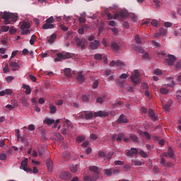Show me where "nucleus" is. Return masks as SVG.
Instances as JSON below:
<instances>
[{
	"label": "nucleus",
	"instance_id": "1",
	"mask_svg": "<svg viewBox=\"0 0 181 181\" xmlns=\"http://www.w3.org/2000/svg\"><path fill=\"white\" fill-rule=\"evenodd\" d=\"M1 18L4 20L5 25H9L11 22H16L18 21V14L4 11L1 15Z\"/></svg>",
	"mask_w": 181,
	"mask_h": 181
},
{
	"label": "nucleus",
	"instance_id": "2",
	"mask_svg": "<svg viewBox=\"0 0 181 181\" xmlns=\"http://www.w3.org/2000/svg\"><path fill=\"white\" fill-rule=\"evenodd\" d=\"M30 28V23H29L27 21H23L20 27V29L21 30V35H28V33L30 32V30H29Z\"/></svg>",
	"mask_w": 181,
	"mask_h": 181
},
{
	"label": "nucleus",
	"instance_id": "3",
	"mask_svg": "<svg viewBox=\"0 0 181 181\" xmlns=\"http://www.w3.org/2000/svg\"><path fill=\"white\" fill-rule=\"evenodd\" d=\"M54 17L50 16L45 21V23L42 25V29L47 30V29H53L54 28Z\"/></svg>",
	"mask_w": 181,
	"mask_h": 181
},
{
	"label": "nucleus",
	"instance_id": "4",
	"mask_svg": "<svg viewBox=\"0 0 181 181\" xmlns=\"http://www.w3.org/2000/svg\"><path fill=\"white\" fill-rule=\"evenodd\" d=\"M118 173H119V170L114 168L103 170V175L107 177H110L112 175H118Z\"/></svg>",
	"mask_w": 181,
	"mask_h": 181
},
{
	"label": "nucleus",
	"instance_id": "5",
	"mask_svg": "<svg viewBox=\"0 0 181 181\" xmlns=\"http://www.w3.org/2000/svg\"><path fill=\"white\" fill-rule=\"evenodd\" d=\"M76 43L78 47H81V50H84L86 49V46L88 44V42L86 38H77Z\"/></svg>",
	"mask_w": 181,
	"mask_h": 181
},
{
	"label": "nucleus",
	"instance_id": "6",
	"mask_svg": "<svg viewBox=\"0 0 181 181\" xmlns=\"http://www.w3.org/2000/svg\"><path fill=\"white\" fill-rule=\"evenodd\" d=\"M66 59H71V54L69 52H66L65 54L58 53L54 60L55 62H62V60H66Z\"/></svg>",
	"mask_w": 181,
	"mask_h": 181
},
{
	"label": "nucleus",
	"instance_id": "7",
	"mask_svg": "<svg viewBox=\"0 0 181 181\" xmlns=\"http://www.w3.org/2000/svg\"><path fill=\"white\" fill-rule=\"evenodd\" d=\"M140 76L141 74H139V71L138 70H134V71L132 73L130 78L132 83L135 84V86H136V84L139 83Z\"/></svg>",
	"mask_w": 181,
	"mask_h": 181
},
{
	"label": "nucleus",
	"instance_id": "8",
	"mask_svg": "<svg viewBox=\"0 0 181 181\" xmlns=\"http://www.w3.org/2000/svg\"><path fill=\"white\" fill-rule=\"evenodd\" d=\"M59 179L63 180H70L71 179V174L69 171L62 172L59 174Z\"/></svg>",
	"mask_w": 181,
	"mask_h": 181
},
{
	"label": "nucleus",
	"instance_id": "9",
	"mask_svg": "<svg viewBox=\"0 0 181 181\" xmlns=\"http://www.w3.org/2000/svg\"><path fill=\"white\" fill-rule=\"evenodd\" d=\"M9 66L10 67H11V70L12 71H16V70H18L19 69V66H20V64H19V60H17V61H9Z\"/></svg>",
	"mask_w": 181,
	"mask_h": 181
},
{
	"label": "nucleus",
	"instance_id": "10",
	"mask_svg": "<svg viewBox=\"0 0 181 181\" xmlns=\"http://www.w3.org/2000/svg\"><path fill=\"white\" fill-rule=\"evenodd\" d=\"M89 170H90V172H93L92 175L95 176L96 178L98 179V177H100V172H98V167L95 166V165H90L89 166Z\"/></svg>",
	"mask_w": 181,
	"mask_h": 181
},
{
	"label": "nucleus",
	"instance_id": "11",
	"mask_svg": "<svg viewBox=\"0 0 181 181\" xmlns=\"http://www.w3.org/2000/svg\"><path fill=\"white\" fill-rule=\"evenodd\" d=\"M165 62L168 63V66H173L176 62V57L173 54H168V58L165 59Z\"/></svg>",
	"mask_w": 181,
	"mask_h": 181
},
{
	"label": "nucleus",
	"instance_id": "12",
	"mask_svg": "<svg viewBox=\"0 0 181 181\" xmlns=\"http://www.w3.org/2000/svg\"><path fill=\"white\" fill-rule=\"evenodd\" d=\"M100 44L99 40H95L90 43L89 47H90L91 50H97V49L100 47Z\"/></svg>",
	"mask_w": 181,
	"mask_h": 181
},
{
	"label": "nucleus",
	"instance_id": "13",
	"mask_svg": "<svg viewBox=\"0 0 181 181\" xmlns=\"http://www.w3.org/2000/svg\"><path fill=\"white\" fill-rule=\"evenodd\" d=\"M163 156L165 158L168 157L170 158V159H173L175 158V153H173V150L172 149V148L169 147L168 152L164 153Z\"/></svg>",
	"mask_w": 181,
	"mask_h": 181
},
{
	"label": "nucleus",
	"instance_id": "14",
	"mask_svg": "<svg viewBox=\"0 0 181 181\" xmlns=\"http://www.w3.org/2000/svg\"><path fill=\"white\" fill-rule=\"evenodd\" d=\"M117 124H128V119L124 114L121 115L117 121Z\"/></svg>",
	"mask_w": 181,
	"mask_h": 181
},
{
	"label": "nucleus",
	"instance_id": "15",
	"mask_svg": "<svg viewBox=\"0 0 181 181\" xmlns=\"http://www.w3.org/2000/svg\"><path fill=\"white\" fill-rule=\"evenodd\" d=\"M83 179L84 181H97L98 178H96L95 175L94 176L90 173V175H83Z\"/></svg>",
	"mask_w": 181,
	"mask_h": 181
},
{
	"label": "nucleus",
	"instance_id": "16",
	"mask_svg": "<svg viewBox=\"0 0 181 181\" xmlns=\"http://www.w3.org/2000/svg\"><path fill=\"white\" fill-rule=\"evenodd\" d=\"M108 112L99 110L98 112H94V117L97 118V117H108Z\"/></svg>",
	"mask_w": 181,
	"mask_h": 181
},
{
	"label": "nucleus",
	"instance_id": "17",
	"mask_svg": "<svg viewBox=\"0 0 181 181\" xmlns=\"http://www.w3.org/2000/svg\"><path fill=\"white\" fill-rule=\"evenodd\" d=\"M148 114V116L151 117V119L153 121V122L158 121V117L155 115V112H153V110L149 109Z\"/></svg>",
	"mask_w": 181,
	"mask_h": 181
},
{
	"label": "nucleus",
	"instance_id": "18",
	"mask_svg": "<svg viewBox=\"0 0 181 181\" xmlns=\"http://www.w3.org/2000/svg\"><path fill=\"white\" fill-rule=\"evenodd\" d=\"M138 149L136 148H132L130 151L127 153V156H134L135 155H138Z\"/></svg>",
	"mask_w": 181,
	"mask_h": 181
},
{
	"label": "nucleus",
	"instance_id": "19",
	"mask_svg": "<svg viewBox=\"0 0 181 181\" xmlns=\"http://www.w3.org/2000/svg\"><path fill=\"white\" fill-rule=\"evenodd\" d=\"M173 105V102H172V100H170L168 101L167 104L163 106V108L165 110V111H169L170 110V107H172Z\"/></svg>",
	"mask_w": 181,
	"mask_h": 181
},
{
	"label": "nucleus",
	"instance_id": "20",
	"mask_svg": "<svg viewBox=\"0 0 181 181\" xmlns=\"http://www.w3.org/2000/svg\"><path fill=\"white\" fill-rule=\"evenodd\" d=\"M23 88H24V90H25V93L27 95H29V94H30V93H32V88H30V86H29V85H26V84L23 83Z\"/></svg>",
	"mask_w": 181,
	"mask_h": 181
},
{
	"label": "nucleus",
	"instance_id": "21",
	"mask_svg": "<svg viewBox=\"0 0 181 181\" xmlns=\"http://www.w3.org/2000/svg\"><path fill=\"white\" fill-rule=\"evenodd\" d=\"M111 47L113 49V50H115V52H118V50L120 49L119 45L115 42H112Z\"/></svg>",
	"mask_w": 181,
	"mask_h": 181
},
{
	"label": "nucleus",
	"instance_id": "22",
	"mask_svg": "<svg viewBox=\"0 0 181 181\" xmlns=\"http://www.w3.org/2000/svg\"><path fill=\"white\" fill-rule=\"evenodd\" d=\"M132 165H133L134 166H142L144 163H141V161L139 160L133 159L132 160Z\"/></svg>",
	"mask_w": 181,
	"mask_h": 181
},
{
	"label": "nucleus",
	"instance_id": "23",
	"mask_svg": "<svg viewBox=\"0 0 181 181\" xmlns=\"http://www.w3.org/2000/svg\"><path fill=\"white\" fill-rule=\"evenodd\" d=\"M64 75L66 77H68V78H70L71 77V69L70 68H66L64 70Z\"/></svg>",
	"mask_w": 181,
	"mask_h": 181
},
{
	"label": "nucleus",
	"instance_id": "24",
	"mask_svg": "<svg viewBox=\"0 0 181 181\" xmlns=\"http://www.w3.org/2000/svg\"><path fill=\"white\" fill-rule=\"evenodd\" d=\"M46 163H47V166L49 172H52L53 170V162L50 161V160H48L46 162Z\"/></svg>",
	"mask_w": 181,
	"mask_h": 181
},
{
	"label": "nucleus",
	"instance_id": "25",
	"mask_svg": "<svg viewBox=\"0 0 181 181\" xmlns=\"http://www.w3.org/2000/svg\"><path fill=\"white\" fill-rule=\"evenodd\" d=\"M43 122L44 124H47V125H53L54 124V119L46 118Z\"/></svg>",
	"mask_w": 181,
	"mask_h": 181
},
{
	"label": "nucleus",
	"instance_id": "26",
	"mask_svg": "<svg viewBox=\"0 0 181 181\" xmlns=\"http://www.w3.org/2000/svg\"><path fill=\"white\" fill-rule=\"evenodd\" d=\"M57 37V35L52 34L49 38H47V42L48 43H53L54 42L55 39Z\"/></svg>",
	"mask_w": 181,
	"mask_h": 181
},
{
	"label": "nucleus",
	"instance_id": "27",
	"mask_svg": "<svg viewBox=\"0 0 181 181\" xmlns=\"http://www.w3.org/2000/svg\"><path fill=\"white\" fill-rule=\"evenodd\" d=\"M124 136L125 135L124 134V133H119L116 139L117 142H121L122 139H124Z\"/></svg>",
	"mask_w": 181,
	"mask_h": 181
},
{
	"label": "nucleus",
	"instance_id": "28",
	"mask_svg": "<svg viewBox=\"0 0 181 181\" xmlns=\"http://www.w3.org/2000/svg\"><path fill=\"white\" fill-rule=\"evenodd\" d=\"M77 81L79 83H83L84 81V76H83V74L79 73L76 77Z\"/></svg>",
	"mask_w": 181,
	"mask_h": 181
},
{
	"label": "nucleus",
	"instance_id": "29",
	"mask_svg": "<svg viewBox=\"0 0 181 181\" xmlns=\"http://www.w3.org/2000/svg\"><path fill=\"white\" fill-rule=\"evenodd\" d=\"M28 158H25V160L21 161V164L20 166V169H23V168H26L28 166Z\"/></svg>",
	"mask_w": 181,
	"mask_h": 181
},
{
	"label": "nucleus",
	"instance_id": "30",
	"mask_svg": "<svg viewBox=\"0 0 181 181\" xmlns=\"http://www.w3.org/2000/svg\"><path fill=\"white\" fill-rule=\"evenodd\" d=\"M84 118L85 119H93V112L87 113V112H85Z\"/></svg>",
	"mask_w": 181,
	"mask_h": 181
},
{
	"label": "nucleus",
	"instance_id": "31",
	"mask_svg": "<svg viewBox=\"0 0 181 181\" xmlns=\"http://www.w3.org/2000/svg\"><path fill=\"white\" fill-rule=\"evenodd\" d=\"M49 109L51 114H56V111H57L56 106L53 105L52 103H49Z\"/></svg>",
	"mask_w": 181,
	"mask_h": 181
},
{
	"label": "nucleus",
	"instance_id": "32",
	"mask_svg": "<svg viewBox=\"0 0 181 181\" xmlns=\"http://www.w3.org/2000/svg\"><path fill=\"white\" fill-rule=\"evenodd\" d=\"M21 103L24 105V107H28L29 105V103H28V100H26V98L22 97L20 99Z\"/></svg>",
	"mask_w": 181,
	"mask_h": 181
},
{
	"label": "nucleus",
	"instance_id": "33",
	"mask_svg": "<svg viewBox=\"0 0 181 181\" xmlns=\"http://www.w3.org/2000/svg\"><path fill=\"white\" fill-rule=\"evenodd\" d=\"M158 31L161 36H165L168 33V29L163 28H160Z\"/></svg>",
	"mask_w": 181,
	"mask_h": 181
},
{
	"label": "nucleus",
	"instance_id": "34",
	"mask_svg": "<svg viewBox=\"0 0 181 181\" xmlns=\"http://www.w3.org/2000/svg\"><path fill=\"white\" fill-rule=\"evenodd\" d=\"M38 155L40 158H43L45 156V148L42 147L38 148Z\"/></svg>",
	"mask_w": 181,
	"mask_h": 181
},
{
	"label": "nucleus",
	"instance_id": "35",
	"mask_svg": "<svg viewBox=\"0 0 181 181\" xmlns=\"http://www.w3.org/2000/svg\"><path fill=\"white\" fill-rule=\"evenodd\" d=\"M70 170L73 173H76L77 172V165L72 164L70 165Z\"/></svg>",
	"mask_w": 181,
	"mask_h": 181
},
{
	"label": "nucleus",
	"instance_id": "36",
	"mask_svg": "<svg viewBox=\"0 0 181 181\" xmlns=\"http://www.w3.org/2000/svg\"><path fill=\"white\" fill-rule=\"evenodd\" d=\"M134 49L136 52H139V53H145V51L141 46H136Z\"/></svg>",
	"mask_w": 181,
	"mask_h": 181
},
{
	"label": "nucleus",
	"instance_id": "37",
	"mask_svg": "<svg viewBox=\"0 0 181 181\" xmlns=\"http://www.w3.org/2000/svg\"><path fill=\"white\" fill-rule=\"evenodd\" d=\"M130 136V139H132V141H133V142H138V136L132 134L129 135Z\"/></svg>",
	"mask_w": 181,
	"mask_h": 181
},
{
	"label": "nucleus",
	"instance_id": "38",
	"mask_svg": "<svg viewBox=\"0 0 181 181\" xmlns=\"http://www.w3.org/2000/svg\"><path fill=\"white\" fill-rule=\"evenodd\" d=\"M119 16L120 18H127V16H128V13L125 11H121L119 12Z\"/></svg>",
	"mask_w": 181,
	"mask_h": 181
},
{
	"label": "nucleus",
	"instance_id": "39",
	"mask_svg": "<svg viewBox=\"0 0 181 181\" xmlns=\"http://www.w3.org/2000/svg\"><path fill=\"white\" fill-rule=\"evenodd\" d=\"M151 25L154 28H158L159 26V23H158V20L153 19L151 21Z\"/></svg>",
	"mask_w": 181,
	"mask_h": 181
},
{
	"label": "nucleus",
	"instance_id": "40",
	"mask_svg": "<svg viewBox=\"0 0 181 181\" xmlns=\"http://www.w3.org/2000/svg\"><path fill=\"white\" fill-rule=\"evenodd\" d=\"M36 39H37L36 35H33L31 36L30 40V45H35V40H36Z\"/></svg>",
	"mask_w": 181,
	"mask_h": 181
},
{
	"label": "nucleus",
	"instance_id": "41",
	"mask_svg": "<svg viewBox=\"0 0 181 181\" xmlns=\"http://www.w3.org/2000/svg\"><path fill=\"white\" fill-rule=\"evenodd\" d=\"M175 70H176L177 71L178 70H180L181 69V60H180L179 62H177L176 64H175Z\"/></svg>",
	"mask_w": 181,
	"mask_h": 181
},
{
	"label": "nucleus",
	"instance_id": "42",
	"mask_svg": "<svg viewBox=\"0 0 181 181\" xmlns=\"http://www.w3.org/2000/svg\"><path fill=\"white\" fill-rule=\"evenodd\" d=\"M135 40H136V43H138L139 45L142 44V41L141 40V37H139V35H136Z\"/></svg>",
	"mask_w": 181,
	"mask_h": 181
},
{
	"label": "nucleus",
	"instance_id": "43",
	"mask_svg": "<svg viewBox=\"0 0 181 181\" xmlns=\"http://www.w3.org/2000/svg\"><path fill=\"white\" fill-rule=\"evenodd\" d=\"M94 59H95V60H102L103 59V54H95L94 55Z\"/></svg>",
	"mask_w": 181,
	"mask_h": 181
},
{
	"label": "nucleus",
	"instance_id": "44",
	"mask_svg": "<svg viewBox=\"0 0 181 181\" xmlns=\"http://www.w3.org/2000/svg\"><path fill=\"white\" fill-rule=\"evenodd\" d=\"M116 66L117 67L122 68V67H124V66H125V64H124V62H122L121 61H117L116 62Z\"/></svg>",
	"mask_w": 181,
	"mask_h": 181
},
{
	"label": "nucleus",
	"instance_id": "45",
	"mask_svg": "<svg viewBox=\"0 0 181 181\" xmlns=\"http://www.w3.org/2000/svg\"><path fill=\"white\" fill-rule=\"evenodd\" d=\"M96 102L98 104H103V103H104V98H103L101 96H99L96 98Z\"/></svg>",
	"mask_w": 181,
	"mask_h": 181
},
{
	"label": "nucleus",
	"instance_id": "46",
	"mask_svg": "<svg viewBox=\"0 0 181 181\" xmlns=\"http://www.w3.org/2000/svg\"><path fill=\"white\" fill-rule=\"evenodd\" d=\"M160 93L161 94H168V93H169V90L168 89L165 88H161L160 89Z\"/></svg>",
	"mask_w": 181,
	"mask_h": 181
},
{
	"label": "nucleus",
	"instance_id": "47",
	"mask_svg": "<svg viewBox=\"0 0 181 181\" xmlns=\"http://www.w3.org/2000/svg\"><path fill=\"white\" fill-rule=\"evenodd\" d=\"M3 71L5 74H6V73H8V71H10L9 70V65L6 64L5 66L3 69Z\"/></svg>",
	"mask_w": 181,
	"mask_h": 181
},
{
	"label": "nucleus",
	"instance_id": "48",
	"mask_svg": "<svg viewBox=\"0 0 181 181\" xmlns=\"http://www.w3.org/2000/svg\"><path fill=\"white\" fill-rule=\"evenodd\" d=\"M84 139H86V137L83 136H78V137H76V141L78 142H83Z\"/></svg>",
	"mask_w": 181,
	"mask_h": 181
},
{
	"label": "nucleus",
	"instance_id": "49",
	"mask_svg": "<svg viewBox=\"0 0 181 181\" xmlns=\"http://www.w3.org/2000/svg\"><path fill=\"white\" fill-rule=\"evenodd\" d=\"M160 163L161 166L165 167V165H166V160L165 159V157L161 158Z\"/></svg>",
	"mask_w": 181,
	"mask_h": 181
},
{
	"label": "nucleus",
	"instance_id": "50",
	"mask_svg": "<svg viewBox=\"0 0 181 181\" xmlns=\"http://www.w3.org/2000/svg\"><path fill=\"white\" fill-rule=\"evenodd\" d=\"M139 154L141 158H148V154H146V153L142 150L139 151Z\"/></svg>",
	"mask_w": 181,
	"mask_h": 181
},
{
	"label": "nucleus",
	"instance_id": "51",
	"mask_svg": "<svg viewBox=\"0 0 181 181\" xmlns=\"http://www.w3.org/2000/svg\"><path fill=\"white\" fill-rule=\"evenodd\" d=\"M112 156H114V153L110 151L107 154L106 158H107V160H110V159H111L112 158Z\"/></svg>",
	"mask_w": 181,
	"mask_h": 181
},
{
	"label": "nucleus",
	"instance_id": "52",
	"mask_svg": "<svg viewBox=\"0 0 181 181\" xmlns=\"http://www.w3.org/2000/svg\"><path fill=\"white\" fill-rule=\"evenodd\" d=\"M113 107H114V108H117V107H122V102L119 101V102L113 104Z\"/></svg>",
	"mask_w": 181,
	"mask_h": 181
},
{
	"label": "nucleus",
	"instance_id": "53",
	"mask_svg": "<svg viewBox=\"0 0 181 181\" xmlns=\"http://www.w3.org/2000/svg\"><path fill=\"white\" fill-rule=\"evenodd\" d=\"M78 21H79V23H86V18L81 16L78 18Z\"/></svg>",
	"mask_w": 181,
	"mask_h": 181
},
{
	"label": "nucleus",
	"instance_id": "54",
	"mask_svg": "<svg viewBox=\"0 0 181 181\" xmlns=\"http://www.w3.org/2000/svg\"><path fill=\"white\" fill-rule=\"evenodd\" d=\"M82 98V101H83V103H88V97L86 95H82L81 97Z\"/></svg>",
	"mask_w": 181,
	"mask_h": 181
},
{
	"label": "nucleus",
	"instance_id": "55",
	"mask_svg": "<svg viewBox=\"0 0 181 181\" xmlns=\"http://www.w3.org/2000/svg\"><path fill=\"white\" fill-rule=\"evenodd\" d=\"M23 170H24L25 172H27L28 173H32V169H30V168L27 167H24L22 168Z\"/></svg>",
	"mask_w": 181,
	"mask_h": 181
},
{
	"label": "nucleus",
	"instance_id": "56",
	"mask_svg": "<svg viewBox=\"0 0 181 181\" xmlns=\"http://www.w3.org/2000/svg\"><path fill=\"white\" fill-rule=\"evenodd\" d=\"M1 30L3 32H8V30H9V26L3 25V26H1Z\"/></svg>",
	"mask_w": 181,
	"mask_h": 181
},
{
	"label": "nucleus",
	"instance_id": "57",
	"mask_svg": "<svg viewBox=\"0 0 181 181\" xmlns=\"http://www.w3.org/2000/svg\"><path fill=\"white\" fill-rule=\"evenodd\" d=\"M115 165H119V166H122V165H124V161L115 160Z\"/></svg>",
	"mask_w": 181,
	"mask_h": 181
},
{
	"label": "nucleus",
	"instance_id": "58",
	"mask_svg": "<svg viewBox=\"0 0 181 181\" xmlns=\"http://www.w3.org/2000/svg\"><path fill=\"white\" fill-rule=\"evenodd\" d=\"M154 4H156V8H160V1L153 0Z\"/></svg>",
	"mask_w": 181,
	"mask_h": 181
},
{
	"label": "nucleus",
	"instance_id": "59",
	"mask_svg": "<svg viewBox=\"0 0 181 181\" xmlns=\"http://www.w3.org/2000/svg\"><path fill=\"white\" fill-rule=\"evenodd\" d=\"M9 33L11 35H13L14 33H16V29L13 27H11L10 30H9Z\"/></svg>",
	"mask_w": 181,
	"mask_h": 181
},
{
	"label": "nucleus",
	"instance_id": "60",
	"mask_svg": "<svg viewBox=\"0 0 181 181\" xmlns=\"http://www.w3.org/2000/svg\"><path fill=\"white\" fill-rule=\"evenodd\" d=\"M4 92H5L6 95H7L12 94V93H13L12 89H6V90H4Z\"/></svg>",
	"mask_w": 181,
	"mask_h": 181
},
{
	"label": "nucleus",
	"instance_id": "61",
	"mask_svg": "<svg viewBox=\"0 0 181 181\" xmlns=\"http://www.w3.org/2000/svg\"><path fill=\"white\" fill-rule=\"evenodd\" d=\"M144 135L146 136V139H151V134H149V132H144Z\"/></svg>",
	"mask_w": 181,
	"mask_h": 181
},
{
	"label": "nucleus",
	"instance_id": "62",
	"mask_svg": "<svg viewBox=\"0 0 181 181\" xmlns=\"http://www.w3.org/2000/svg\"><path fill=\"white\" fill-rule=\"evenodd\" d=\"M0 159H1V160H6V154H5V153H1V154L0 155Z\"/></svg>",
	"mask_w": 181,
	"mask_h": 181
},
{
	"label": "nucleus",
	"instance_id": "63",
	"mask_svg": "<svg viewBox=\"0 0 181 181\" xmlns=\"http://www.w3.org/2000/svg\"><path fill=\"white\" fill-rule=\"evenodd\" d=\"M164 26L165 28H171L172 27V23H170V22H165V23H164Z\"/></svg>",
	"mask_w": 181,
	"mask_h": 181
},
{
	"label": "nucleus",
	"instance_id": "64",
	"mask_svg": "<svg viewBox=\"0 0 181 181\" xmlns=\"http://www.w3.org/2000/svg\"><path fill=\"white\" fill-rule=\"evenodd\" d=\"M29 131H35V124H30L28 126Z\"/></svg>",
	"mask_w": 181,
	"mask_h": 181
}]
</instances>
